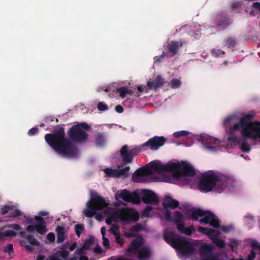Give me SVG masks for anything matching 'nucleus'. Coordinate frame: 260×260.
<instances>
[{"mask_svg": "<svg viewBox=\"0 0 260 260\" xmlns=\"http://www.w3.org/2000/svg\"><path fill=\"white\" fill-rule=\"evenodd\" d=\"M93 251L95 253L97 254H101L103 252L102 248L99 245H97L96 247H95L93 248Z\"/></svg>", "mask_w": 260, "mask_h": 260, "instance_id": "obj_56", "label": "nucleus"}, {"mask_svg": "<svg viewBox=\"0 0 260 260\" xmlns=\"http://www.w3.org/2000/svg\"><path fill=\"white\" fill-rule=\"evenodd\" d=\"M162 205L165 209L168 208L174 209L179 206V203L177 200L173 199L170 196H166L165 201L162 203Z\"/></svg>", "mask_w": 260, "mask_h": 260, "instance_id": "obj_18", "label": "nucleus"}, {"mask_svg": "<svg viewBox=\"0 0 260 260\" xmlns=\"http://www.w3.org/2000/svg\"><path fill=\"white\" fill-rule=\"evenodd\" d=\"M26 231L29 233H32L36 231L41 235H44L47 232V229L46 226V223L42 224H36L28 225L26 227Z\"/></svg>", "mask_w": 260, "mask_h": 260, "instance_id": "obj_16", "label": "nucleus"}, {"mask_svg": "<svg viewBox=\"0 0 260 260\" xmlns=\"http://www.w3.org/2000/svg\"><path fill=\"white\" fill-rule=\"evenodd\" d=\"M252 7L257 9L259 12H260V3L259 2H254L252 4Z\"/></svg>", "mask_w": 260, "mask_h": 260, "instance_id": "obj_60", "label": "nucleus"}, {"mask_svg": "<svg viewBox=\"0 0 260 260\" xmlns=\"http://www.w3.org/2000/svg\"><path fill=\"white\" fill-rule=\"evenodd\" d=\"M130 170V167L127 166L122 169H117V178L120 177L126 178L129 176L128 172Z\"/></svg>", "mask_w": 260, "mask_h": 260, "instance_id": "obj_25", "label": "nucleus"}, {"mask_svg": "<svg viewBox=\"0 0 260 260\" xmlns=\"http://www.w3.org/2000/svg\"><path fill=\"white\" fill-rule=\"evenodd\" d=\"M115 111L119 113H121L124 111L123 107L120 105H118L115 107Z\"/></svg>", "mask_w": 260, "mask_h": 260, "instance_id": "obj_57", "label": "nucleus"}, {"mask_svg": "<svg viewBox=\"0 0 260 260\" xmlns=\"http://www.w3.org/2000/svg\"><path fill=\"white\" fill-rule=\"evenodd\" d=\"M219 54H224V52L222 50H216V49H213V50L212 51V54L214 57H219Z\"/></svg>", "mask_w": 260, "mask_h": 260, "instance_id": "obj_46", "label": "nucleus"}, {"mask_svg": "<svg viewBox=\"0 0 260 260\" xmlns=\"http://www.w3.org/2000/svg\"><path fill=\"white\" fill-rule=\"evenodd\" d=\"M69 254V252L67 250H62L59 252V256L64 259H66Z\"/></svg>", "mask_w": 260, "mask_h": 260, "instance_id": "obj_53", "label": "nucleus"}, {"mask_svg": "<svg viewBox=\"0 0 260 260\" xmlns=\"http://www.w3.org/2000/svg\"><path fill=\"white\" fill-rule=\"evenodd\" d=\"M47 239L51 242H54L55 239V235L53 233H49L47 235Z\"/></svg>", "mask_w": 260, "mask_h": 260, "instance_id": "obj_52", "label": "nucleus"}, {"mask_svg": "<svg viewBox=\"0 0 260 260\" xmlns=\"http://www.w3.org/2000/svg\"><path fill=\"white\" fill-rule=\"evenodd\" d=\"M176 225L177 229L179 231V232L182 233L183 231L184 230V222L183 221H181L178 223H175Z\"/></svg>", "mask_w": 260, "mask_h": 260, "instance_id": "obj_44", "label": "nucleus"}, {"mask_svg": "<svg viewBox=\"0 0 260 260\" xmlns=\"http://www.w3.org/2000/svg\"><path fill=\"white\" fill-rule=\"evenodd\" d=\"M251 250H258L260 251V244L256 240H252L250 243Z\"/></svg>", "mask_w": 260, "mask_h": 260, "instance_id": "obj_41", "label": "nucleus"}, {"mask_svg": "<svg viewBox=\"0 0 260 260\" xmlns=\"http://www.w3.org/2000/svg\"><path fill=\"white\" fill-rule=\"evenodd\" d=\"M87 208L83 211L87 217H92L97 211L104 209L107 206L105 199L98 194L93 196L90 200L87 203Z\"/></svg>", "mask_w": 260, "mask_h": 260, "instance_id": "obj_9", "label": "nucleus"}, {"mask_svg": "<svg viewBox=\"0 0 260 260\" xmlns=\"http://www.w3.org/2000/svg\"><path fill=\"white\" fill-rule=\"evenodd\" d=\"M163 237L167 243L176 249L182 255H190L194 252L195 250L191 243L185 237H181L173 231L165 232Z\"/></svg>", "mask_w": 260, "mask_h": 260, "instance_id": "obj_5", "label": "nucleus"}, {"mask_svg": "<svg viewBox=\"0 0 260 260\" xmlns=\"http://www.w3.org/2000/svg\"><path fill=\"white\" fill-rule=\"evenodd\" d=\"M110 232L114 236L118 235L119 233V228L116 225H112L110 229Z\"/></svg>", "mask_w": 260, "mask_h": 260, "instance_id": "obj_42", "label": "nucleus"}, {"mask_svg": "<svg viewBox=\"0 0 260 260\" xmlns=\"http://www.w3.org/2000/svg\"><path fill=\"white\" fill-rule=\"evenodd\" d=\"M55 231L57 232V243H62L65 240L64 227L61 226H57Z\"/></svg>", "mask_w": 260, "mask_h": 260, "instance_id": "obj_22", "label": "nucleus"}, {"mask_svg": "<svg viewBox=\"0 0 260 260\" xmlns=\"http://www.w3.org/2000/svg\"><path fill=\"white\" fill-rule=\"evenodd\" d=\"M187 216L194 221H199L201 223L209 224L215 229L220 227L219 219L211 212L201 209L192 208L187 213Z\"/></svg>", "mask_w": 260, "mask_h": 260, "instance_id": "obj_7", "label": "nucleus"}, {"mask_svg": "<svg viewBox=\"0 0 260 260\" xmlns=\"http://www.w3.org/2000/svg\"><path fill=\"white\" fill-rule=\"evenodd\" d=\"M229 245L232 248L236 247L238 245V242L235 239H232L230 241Z\"/></svg>", "mask_w": 260, "mask_h": 260, "instance_id": "obj_50", "label": "nucleus"}, {"mask_svg": "<svg viewBox=\"0 0 260 260\" xmlns=\"http://www.w3.org/2000/svg\"><path fill=\"white\" fill-rule=\"evenodd\" d=\"M95 145L98 147L102 146L105 144L104 136L101 133H99L95 139Z\"/></svg>", "mask_w": 260, "mask_h": 260, "instance_id": "obj_27", "label": "nucleus"}, {"mask_svg": "<svg viewBox=\"0 0 260 260\" xmlns=\"http://www.w3.org/2000/svg\"><path fill=\"white\" fill-rule=\"evenodd\" d=\"M242 137H243L244 139L242 140L241 143L240 149L243 152L248 153L250 150V146L247 143V141L245 139L247 138H244L243 136Z\"/></svg>", "mask_w": 260, "mask_h": 260, "instance_id": "obj_28", "label": "nucleus"}, {"mask_svg": "<svg viewBox=\"0 0 260 260\" xmlns=\"http://www.w3.org/2000/svg\"><path fill=\"white\" fill-rule=\"evenodd\" d=\"M183 215L179 211H176L174 213L173 218L172 219L171 221H173L175 223H178L181 221H182L183 220Z\"/></svg>", "mask_w": 260, "mask_h": 260, "instance_id": "obj_29", "label": "nucleus"}, {"mask_svg": "<svg viewBox=\"0 0 260 260\" xmlns=\"http://www.w3.org/2000/svg\"><path fill=\"white\" fill-rule=\"evenodd\" d=\"M104 172L108 177L117 178V169L106 168Z\"/></svg>", "mask_w": 260, "mask_h": 260, "instance_id": "obj_26", "label": "nucleus"}, {"mask_svg": "<svg viewBox=\"0 0 260 260\" xmlns=\"http://www.w3.org/2000/svg\"><path fill=\"white\" fill-rule=\"evenodd\" d=\"M117 92L119 93V95L121 98H124L127 93V87L126 86H122L117 89Z\"/></svg>", "mask_w": 260, "mask_h": 260, "instance_id": "obj_35", "label": "nucleus"}, {"mask_svg": "<svg viewBox=\"0 0 260 260\" xmlns=\"http://www.w3.org/2000/svg\"><path fill=\"white\" fill-rule=\"evenodd\" d=\"M236 44V40L234 38L232 37L228 38L225 41L224 46H227L228 48H234Z\"/></svg>", "mask_w": 260, "mask_h": 260, "instance_id": "obj_31", "label": "nucleus"}, {"mask_svg": "<svg viewBox=\"0 0 260 260\" xmlns=\"http://www.w3.org/2000/svg\"><path fill=\"white\" fill-rule=\"evenodd\" d=\"M90 126L85 122L73 125L68 132L70 139L66 138L63 127H59L51 134L45 136L46 143L56 152L66 157H73L78 150L73 142L83 143L86 141L88 134L83 129L89 131Z\"/></svg>", "mask_w": 260, "mask_h": 260, "instance_id": "obj_1", "label": "nucleus"}, {"mask_svg": "<svg viewBox=\"0 0 260 260\" xmlns=\"http://www.w3.org/2000/svg\"><path fill=\"white\" fill-rule=\"evenodd\" d=\"M165 83L164 79L160 76H157L155 80L149 81L147 85L150 89L156 90L161 88Z\"/></svg>", "mask_w": 260, "mask_h": 260, "instance_id": "obj_17", "label": "nucleus"}, {"mask_svg": "<svg viewBox=\"0 0 260 260\" xmlns=\"http://www.w3.org/2000/svg\"><path fill=\"white\" fill-rule=\"evenodd\" d=\"M256 254L254 250H251L249 254L247 256V260H254L255 258Z\"/></svg>", "mask_w": 260, "mask_h": 260, "instance_id": "obj_49", "label": "nucleus"}, {"mask_svg": "<svg viewBox=\"0 0 260 260\" xmlns=\"http://www.w3.org/2000/svg\"><path fill=\"white\" fill-rule=\"evenodd\" d=\"M182 166L180 163H168L165 166L155 165V168L159 170H165V173L171 172L172 178L179 180L182 177H193L196 175V170L189 164L182 161Z\"/></svg>", "mask_w": 260, "mask_h": 260, "instance_id": "obj_6", "label": "nucleus"}, {"mask_svg": "<svg viewBox=\"0 0 260 260\" xmlns=\"http://www.w3.org/2000/svg\"><path fill=\"white\" fill-rule=\"evenodd\" d=\"M119 197L126 202H131L133 204H139L140 202V198L138 193L131 192L127 189L121 190Z\"/></svg>", "mask_w": 260, "mask_h": 260, "instance_id": "obj_10", "label": "nucleus"}, {"mask_svg": "<svg viewBox=\"0 0 260 260\" xmlns=\"http://www.w3.org/2000/svg\"><path fill=\"white\" fill-rule=\"evenodd\" d=\"M189 133L186 131H181L174 133L173 136L176 138H179L183 136H187Z\"/></svg>", "mask_w": 260, "mask_h": 260, "instance_id": "obj_36", "label": "nucleus"}, {"mask_svg": "<svg viewBox=\"0 0 260 260\" xmlns=\"http://www.w3.org/2000/svg\"><path fill=\"white\" fill-rule=\"evenodd\" d=\"M166 141L167 139L164 137L156 136L149 139L140 147H132L126 145H123L120 150L123 165H126L132 163L134 157L138 155L140 153L141 149L148 147L151 150L156 151L165 144Z\"/></svg>", "mask_w": 260, "mask_h": 260, "instance_id": "obj_4", "label": "nucleus"}, {"mask_svg": "<svg viewBox=\"0 0 260 260\" xmlns=\"http://www.w3.org/2000/svg\"><path fill=\"white\" fill-rule=\"evenodd\" d=\"M34 219H35L37 221V224H42L46 223L44 219L40 215L35 216Z\"/></svg>", "mask_w": 260, "mask_h": 260, "instance_id": "obj_48", "label": "nucleus"}, {"mask_svg": "<svg viewBox=\"0 0 260 260\" xmlns=\"http://www.w3.org/2000/svg\"><path fill=\"white\" fill-rule=\"evenodd\" d=\"M201 260H218V258L214 256H206V257H201Z\"/></svg>", "mask_w": 260, "mask_h": 260, "instance_id": "obj_59", "label": "nucleus"}, {"mask_svg": "<svg viewBox=\"0 0 260 260\" xmlns=\"http://www.w3.org/2000/svg\"><path fill=\"white\" fill-rule=\"evenodd\" d=\"M182 46V43L181 41H172L167 46V53L171 57H173L178 54Z\"/></svg>", "mask_w": 260, "mask_h": 260, "instance_id": "obj_13", "label": "nucleus"}, {"mask_svg": "<svg viewBox=\"0 0 260 260\" xmlns=\"http://www.w3.org/2000/svg\"><path fill=\"white\" fill-rule=\"evenodd\" d=\"M142 200L145 204L157 205L159 203L156 194L152 191L143 189L142 191Z\"/></svg>", "mask_w": 260, "mask_h": 260, "instance_id": "obj_11", "label": "nucleus"}, {"mask_svg": "<svg viewBox=\"0 0 260 260\" xmlns=\"http://www.w3.org/2000/svg\"><path fill=\"white\" fill-rule=\"evenodd\" d=\"M25 218L26 219V221L28 223H31L34 221V218L30 215L29 216H24Z\"/></svg>", "mask_w": 260, "mask_h": 260, "instance_id": "obj_61", "label": "nucleus"}, {"mask_svg": "<svg viewBox=\"0 0 260 260\" xmlns=\"http://www.w3.org/2000/svg\"><path fill=\"white\" fill-rule=\"evenodd\" d=\"M10 210H12V208L9 206H5L4 207L2 208L1 212L3 215L7 213Z\"/></svg>", "mask_w": 260, "mask_h": 260, "instance_id": "obj_54", "label": "nucleus"}, {"mask_svg": "<svg viewBox=\"0 0 260 260\" xmlns=\"http://www.w3.org/2000/svg\"><path fill=\"white\" fill-rule=\"evenodd\" d=\"M84 249H83V247H82V248L77 249L76 250L75 252H76V254L81 255L82 254H83L84 253Z\"/></svg>", "mask_w": 260, "mask_h": 260, "instance_id": "obj_62", "label": "nucleus"}, {"mask_svg": "<svg viewBox=\"0 0 260 260\" xmlns=\"http://www.w3.org/2000/svg\"><path fill=\"white\" fill-rule=\"evenodd\" d=\"M94 244V238L91 237L86 240L83 245V249L84 250H88L89 247Z\"/></svg>", "mask_w": 260, "mask_h": 260, "instance_id": "obj_32", "label": "nucleus"}, {"mask_svg": "<svg viewBox=\"0 0 260 260\" xmlns=\"http://www.w3.org/2000/svg\"><path fill=\"white\" fill-rule=\"evenodd\" d=\"M132 229L134 231L138 232L141 229V225L139 224H137L135 226H133Z\"/></svg>", "mask_w": 260, "mask_h": 260, "instance_id": "obj_63", "label": "nucleus"}, {"mask_svg": "<svg viewBox=\"0 0 260 260\" xmlns=\"http://www.w3.org/2000/svg\"><path fill=\"white\" fill-rule=\"evenodd\" d=\"M181 81L178 79H173L170 81V85L172 88L176 89L180 87L181 85Z\"/></svg>", "mask_w": 260, "mask_h": 260, "instance_id": "obj_33", "label": "nucleus"}, {"mask_svg": "<svg viewBox=\"0 0 260 260\" xmlns=\"http://www.w3.org/2000/svg\"><path fill=\"white\" fill-rule=\"evenodd\" d=\"M165 52H163L162 54L159 56H156L154 57L155 62H160L161 60L164 58L165 55Z\"/></svg>", "mask_w": 260, "mask_h": 260, "instance_id": "obj_58", "label": "nucleus"}, {"mask_svg": "<svg viewBox=\"0 0 260 260\" xmlns=\"http://www.w3.org/2000/svg\"><path fill=\"white\" fill-rule=\"evenodd\" d=\"M16 232L12 230L5 231L4 228H0V241L4 240L8 237L14 236Z\"/></svg>", "mask_w": 260, "mask_h": 260, "instance_id": "obj_24", "label": "nucleus"}, {"mask_svg": "<svg viewBox=\"0 0 260 260\" xmlns=\"http://www.w3.org/2000/svg\"><path fill=\"white\" fill-rule=\"evenodd\" d=\"M232 180L224 175L213 171L202 174L199 181V189L201 192H208L213 190L220 193L229 187Z\"/></svg>", "mask_w": 260, "mask_h": 260, "instance_id": "obj_3", "label": "nucleus"}, {"mask_svg": "<svg viewBox=\"0 0 260 260\" xmlns=\"http://www.w3.org/2000/svg\"><path fill=\"white\" fill-rule=\"evenodd\" d=\"M195 229L194 228L193 225H190L189 227H187L184 228V230L183 231V234H185L187 236H190L194 231H195Z\"/></svg>", "mask_w": 260, "mask_h": 260, "instance_id": "obj_37", "label": "nucleus"}, {"mask_svg": "<svg viewBox=\"0 0 260 260\" xmlns=\"http://www.w3.org/2000/svg\"><path fill=\"white\" fill-rule=\"evenodd\" d=\"M165 212H164V216L165 219L168 221H172L171 212L168 210V209H165Z\"/></svg>", "mask_w": 260, "mask_h": 260, "instance_id": "obj_43", "label": "nucleus"}, {"mask_svg": "<svg viewBox=\"0 0 260 260\" xmlns=\"http://www.w3.org/2000/svg\"><path fill=\"white\" fill-rule=\"evenodd\" d=\"M84 230V227L83 224H77L75 226V231L76 234L78 237H80V235L83 233Z\"/></svg>", "mask_w": 260, "mask_h": 260, "instance_id": "obj_34", "label": "nucleus"}, {"mask_svg": "<svg viewBox=\"0 0 260 260\" xmlns=\"http://www.w3.org/2000/svg\"><path fill=\"white\" fill-rule=\"evenodd\" d=\"M155 165L165 166L159 161H152L149 167H142L135 172L132 176L133 181L137 183H147L149 182V180L145 177L152 175L153 171L156 172L165 173V170H159L155 168L154 166Z\"/></svg>", "mask_w": 260, "mask_h": 260, "instance_id": "obj_8", "label": "nucleus"}, {"mask_svg": "<svg viewBox=\"0 0 260 260\" xmlns=\"http://www.w3.org/2000/svg\"><path fill=\"white\" fill-rule=\"evenodd\" d=\"M212 252L213 249L210 246L204 245L200 249V257L212 256Z\"/></svg>", "mask_w": 260, "mask_h": 260, "instance_id": "obj_23", "label": "nucleus"}, {"mask_svg": "<svg viewBox=\"0 0 260 260\" xmlns=\"http://www.w3.org/2000/svg\"><path fill=\"white\" fill-rule=\"evenodd\" d=\"M233 116H230L226 118L224 121L223 126L226 129L229 126L231 125V121L234 118Z\"/></svg>", "mask_w": 260, "mask_h": 260, "instance_id": "obj_40", "label": "nucleus"}, {"mask_svg": "<svg viewBox=\"0 0 260 260\" xmlns=\"http://www.w3.org/2000/svg\"><path fill=\"white\" fill-rule=\"evenodd\" d=\"M216 24L223 28L227 27L232 23L231 17L225 14H220L217 15L215 19Z\"/></svg>", "mask_w": 260, "mask_h": 260, "instance_id": "obj_14", "label": "nucleus"}, {"mask_svg": "<svg viewBox=\"0 0 260 260\" xmlns=\"http://www.w3.org/2000/svg\"><path fill=\"white\" fill-rule=\"evenodd\" d=\"M212 242L218 248H223L225 247V241L223 240L218 238L217 237H216L215 238H214V239H212Z\"/></svg>", "mask_w": 260, "mask_h": 260, "instance_id": "obj_30", "label": "nucleus"}, {"mask_svg": "<svg viewBox=\"0 0 260 260\" xmlns=\"http://www.w3.org/2000/svg\"><path fill=\"white\" fill-rule=\"evenodd\" d=\"M255 115V112L251 111L242 117L238 122L231 126L229 129L228 141L234 144H240V139L234 135L237 130L241 132L244 138H251L253 140L260 139V122L252 121Z\"/></svg>", "mask_w": 260, "mask_h": 260, "instance_id": "obj_2", "label": "nucleus"}, {"mask_svg": "<svg viewBox=\"0 0 260 260\" xmlns=\"http://www.w3.org/2000/svg\"><path fill=\"white\" fill-rule=\"evenodd\" d=\"M198 231L200 233H202L205 235H207L209 237V238L211 239L212 241V239H214V238L218 236V235L216 233V231L212 229H208L203 228L202 226H199L198 228Z\"/></svg>", "mask_w": 260, "mask_h": 260, "instance_id": "obj_20", "label": "nucleus"}, {"mask_svg": "<svg viewBox=\"0 0 260 260\" xmlns=\"http://www.w3.org/2000/svg\"><path fill=\"white\" fill-rule=\"evenodd\" d=\"M103 238V245L106 248L109 247L110 242L108 238L106 237H102Z\"/></svg>", "mask_w": 260, "mask_h": 260, "instance_id": "obj_51", "label": "nucleus"}, {"mask_svg": "<svg viewBox=\"0 0 260 260\" xmlns=\"http://www.w3.org/2000/svg\"><path fill=\"white\" fill-rule=\"evenodd\" d=\"M142 244L143 239L141 237L136 238L130 243L127 249V253L129 255L136 253Z\"/></svg>", "mask_w": 260, "mask_h": 260, "instance_id": "obj_15", "label": "nucleus"}, {"mask_svg": "<svg viewBox=\"0 0 260 260\" xmlns=\"http://www.w3.org/2000/svg\"><path fill=\"white\" fill-rule=\"evenodd\" d=\"M151 253L147 247H142L138 251V257L141 260H145L149 258Z\"/></svg>", "mask_w": 260, "mask_h": 260, "instance_id": "obj_21", "label": "nucleus"}, {"mask_svg": "<svg viewBox=\"0 0 260 260\" xmlns=\"http://www.w3.org/2000/svg\"><path fill=\"white\" fill-rule=\"evenodd\" d=\"M97 108L100 111H104L108 109V106L105 103L100 102L97 105Z\"/></svg>", "mask_w": 260, "mask_h": 260, "instance_id": "obj_39", "label": "nucleus"}, {"mask_svg": "<svg viewBox=\"0 0 260 260\" xmlns=\"http://www.w3.org/2000/svg\"><path fill=\"white\" fill-rule=\"evenodd\" d=\"M13 251V246L12 244H9L4 248V252L10 253Z\"/></svg>", "mask_w": 260, "mask_h": 260, "instance_id": "obj_47", "label": "nucleus"}, {"mask_svg": "<svg viewBox=\"0 0 260 260\" xmlns=\"http://www.w3.org/2000/svg\"><path fill=\"white\" fill-rule=\"evenodd\" d=\"M45 256L43 254H38L36 260H45Z\"/></svg>", "mask_w": 260, "mask_h": 260, "instance_id": "obj_64", "label": "nucleus"}, {"mask_svg": "<svg viewBox=\"0 0 260 260\" xmlns=\"http://www.w3.org/2000/svg\"><path fill=\"white\" fill-rule=\"evenodd\" d=\"M26 240L29 245H25L26 249L29 251L30 252H34V249L32 246H40V242L36 239L34 236L31 235H28L26 237Z\"/></svg>", "mask_w": 260, "mask_h": 260, "instance_id": "obj_19", "label": "nucleus"}, {"mask_svg": "<svg viewBox=\"0 0 260 260\" xmlns=\"http://www.w3.org/2000/svg\"><path fill=\"white\" fill-rule=\"evenodd\" d=\"M38 132V128L36 127H32L29 130L28 134L29 136H33Z\"/></svg>", "mask_w": 260, "mask_h": 260, "instance_id": "obj_55", "label": "nucleus"}, {"mask_svg": "<svg viewBox=\"0 0 260 260\" xmlns=\"http://www.w3.org/2000/svg\"><path fill=\"white\" fill-rule=\"evenodd\" d=\"M115 236V240L116 242L119 244L120 245L122 246L124 243V240L120 236L119 233L118 235H116Z\"/></svg>", "mask_w": 260, "mask_h": 260, "instance_id": "obj_45", "label": "nucleus"}, {"mask_svg": "<svg viewBox=\"0 0 260 260\" xmlns=\"http://www.w3.org/2000/svg\"><path fill=\"white\" fill-rule=\"evenodd\" d=\"M200 139L205 147L212 151H215L216 150V147L212 146V145L218 144L220 142L219 140L217 139L208 135H202L200 137Z\"/></svg>", "mask_w": 260, "mask_h": 260, "instance_id": "obj_12", "label": "nucleus"}, {"mask_svg": "<svg viewBox=\"0 0 260 260\" xmlns=\"http://www.w3.org/2000/svg\"><path fill=\"white\" fill-rule=\"evenodd\" d=\"M153 207L151 206H147L142 212V216L148 217L150 211L153 210Z\"/></svg>", "mask_w": 260, "mask_h": 260, "instance_id": "obj_38", "label": "nucleus"}]
</instances>
